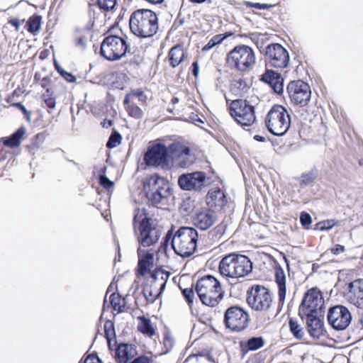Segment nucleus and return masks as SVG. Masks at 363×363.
<instances>
[{
	"label": "nucleus",
	"mask_w": 363,
	"mask_h": 363,
	"mask_svg": "<svg viewBox=\"0 0 363 363\" xmlns=\"http://www.w3.org/2000/svg\"><path fill=\"white\" fill-rule=\"evenodd\" d=\"M194 160L195 156L190 147L182 143H172L168 147L160 143V168L168 169L173 165L187 168Z\"/></svg>",
	"instance_id": "obj_1"
},
{
	"label": "nucleus",
	"mask_w": 363,
	"mask_h": 363,
	"mask_svg": "<svg viewBox=\"0 0 363 363\" xmlns=\"http://www.w3.org/2000/svg\"><path fill=\"white\" fill-rule=\"evenodd\" d=\"M129 25L135 35L151 37L157 33L159 28L157 15L150 9L137 10L131 14Z\"/></svg>",
	"instance_id": "obj_2"
},
{
	"label": "nucleus",
	"mask_w": 363,
	"mask_h": 363,
	"mask_svg": "<svg viewBox=\"0 0 363 363\" xmlns=\"http://www.w3.org/2000/svg\"><path fill=\"white\" fill-rule=\"evenodd\" d=\"M253 269L250 259L245 255L230 253L220 262L219 271L221 275L231 278H242L250 274Z\"/></svg>",
	"instance_id": "obj_3"
},
{
	"label": "nucleus",
	"mask_w": 363,
	"mask_h": 363,
	"mask_svg": "<svg viewBox=\"0 0 363 363\" xmlns=\"http://www.w3.org/2000/svg\"><path fill=\"white\" fill-rule=\"evenodd\" d=\"M195 290L203 304L216 306L223 298V294L219 281L212 275L200 278L196 284Z\"/></svg>",
	"instance_id": "obj_4"
},
{
	"label": "nucleus",
	"mask_w": 363,
	"mask_h": 363,
	"mask_svg": "<svg viewBox=\"0 0 363 363\" xmlns=\"http://www.w3.org/2000/svg\"><path fill=\"white\" fill-rule=\"evenodd\" d=\"M198 231L193 227H182L176 232L172 242V249L181 257H188L193 255L197 247Z\"/></svg>",
	"instance_id": "obj_5"
},
{
	"label": "nucleus",
	"mask_w": 363,
	"mask_h": 363,
	"mask_svg": "<svg viewBox=\"0 0 363 363\" xmlns=\"http://www.w3.org/2000/svg\"><path fill=\"white\" fill-rule=\"evenodd\" d=\"M228 66L240 72L249 71L255 64L252 48L245 45L235 46L226 57Z\"/></svg>",
	"instance_id": "obj_6"
},
{
	"label": "nucleus",
	"mask_w": 363,
	"mask_h": 363,
	"mask_svg": "<svg viewBox=\"0 0 363 363\" xmlns=\"http://www.w3.org/2000/svg\"><path fill=\"white\" fill-rule=\"evenodd\" d=\"M265 123L268 130L277 136L286 133L291 125V118L286 108L281 105L274 106L268 112Z\"/></svg>",
	"instance_id": "obj_7"
},
{
	"label": "nucleus",
	"mask_w": 363,
	"mask_h": 363,
	"mask_svg": "<svg viewBox=\"0 0 363 363\" xmlns=\"http://www.w3.org/2000/svg\"><path fill=\"white\" fill-rule=\"evenodd\" d=\"M128 38L110 35L101 45V55L109 61L120 60L129 51Z\"/></svg>",
	"instance_id": "obj_8"
},
{
	"label": "nucleus",
	"mask_w": 363,
	"mask_h": 363,
	"mask_svg": "<svg viewBox=\"0 0 363 363\" xmlns=\"http://www.w3.org/2000/svg\"><path fill=\"white\" fill-rule=\"evenodd\" d=\"M139 216L137 214L134 218V228L135 231L138 229L140 235L138 241L143 247H149L157 243L159 240V228L157 222L151 218L145 217L139 220Z\"/></svg>",
	"instance_id": "obj_9"
},
{
	"label": "nucleus",
	"mask_w": 363,
	"mask_h": 363,
	"mask_svg": "<svg viewBox=\"0 0 363 363\" xmlns=\"http://www.w3.org/2000/svg\"><path fill=\"white\" fill-rule=\"evenodd\" d=\"M138 254V274L143 277L150 275V278L152 279V281L157 282L159 266L155 264V267H154L155 261L159 260V247L156 249L152 248L147 251L139 247Z\"/></svg>",
	"instance_id": "obj_10"
},
{
	"label": "nucleus",
	"mask_w": 363,
	"mask_h": 363,
	"mask_svg": "<svg viewBox=\"0 0 363 363\" xmlns=\"http://www.w3.org/2000/svg\"><path fill=\"white\" fill-rule=\"evenodd\" d=\"M249 322L248 313L240 306H232L224 313V325L233 332L243 331L248 327Z\"/></svg>",
	"instance_id": "obj_11"
},
{
	"label": "nucleus",
	"mask_w": 363,
	"mask_h": 363,
	"mask_svg": "<svg viewBox=\"0 0 363 363\" xmlns=\"http://www.w3.org/2000/svg\"><path fill=\"white\" fill-rule=\"evenodd\" d=\"M259 51L264 54L265 62L269 67L282 69L289 63V52L279 43L269 44L263 50L260 48Z\"/></svg>",
	"instance_id": "obj_12"
},
{
	"label": "nucleus",
	"mask_w": 363,
	"mask_h": 363,
	"mask_svg": "<svg viewBox=\"0 0 363 363\" xmlns=\"http://www.w3.org/2000/svg\"><path fill=\"white\" fill-rule=\"evenodd\" d=\"M230 113L242 126H250L256 120L255 107L247 100L237 99L231 103Z\"/></svg>",
	"instance_id": "obj_13"
},
{
	"label": "nucleus",
	"mask_w": 363,
	"mask_h": 363,
	"mask_svg": "<svg viewBox=\"0 0 363 363\" xmlns=\"http://www.w3.org/2000/svg\"><path fill=\"white\" fill-rule=\"evenodd\" d=\"M324 301L320 293L312 288L305 293L298 308V315L302 320L304 315L323 313Z\"/></svg>",
	"instance_id": "obj_14"
},
{
	"label": "nucleus",
	"mask_w": 363,
	"mask_h": 363,
	"mask_svg": "<svg viewBox=\"0 0 363 363\" xmlns=\"http://www.w3.org/2000/svg\"><path fill=\"white\" fill-rule=\"evenodd\" d=\"M247 302L253 310L265 311L271 308L272 294L264 286L256 285L247 292Z\"/></svg>",
	"instance_id": "obj_15"
},
{
	"label": "nucleus",
	"mask_w": 363,
	"mask_h": 363,
	"mask_svg": "<svg viewBox=\"0 0 363 363\" xmlns=\"http://www.w3.org/2000/svg\"><path fill=\"white\" fill-rule=\"evenodd\" d=\"M327 319L329 325L335 330H344L351 323L352 314L343 305H336L328 309Z\"/></svg>",
	"instance_id": "obj_16"
},
{
	"label": "nucleus",
	"mask_w": 363,
	"mask_h": 363,
	"mask_svg": "<svg viewBox=\"0 0 363 363\" xmlns=\"http://www.w3.org/2000/svg\"><path fill=\"white\" fill-rule=\"evenodd\" d=\"M287 92L292 102L305 106L311 99L309 85L302 80L291 81L287 86Z\"/></svg>",
	"instance_id": "obj_17"
},
{
	"label": "nucleus",
	"mask_w": 363,
	"mask_h": 363,
	"mask_svg": "<svg viewBox=\"0 0 363 363\" xmlns=\"http://www.w3.org/2000/svg\"><path fill=\"white\" fill-rule=\"evenodd\" d=\"M206 178V174L203 172L182 174L179 177L178 184L182 190L201 191L204 186Z\"/></svg>",
	"instance_id": "obj_18"
},
{
	"label": "nucleus",
	"mask_w": 363,
	"mask_h": 363,
	"mask_svg": "<svg viewBox=\"0 0 363 363\" xmlns=\"http://www.w3.org/2000/svg\"><path fill=\"white\" fill-rule=\"evenodd\" d=\"M217 217V213L213 209L201 208L196 211L192 221L196 228L206 230L216 223Z\"/></svg>",
	"instance_id": "obj_19"
},
{
	"label": "nucleus",
	"mask_w": 363,
	"mask_h": 363,
	"mask_svg": "<svg viewBox=\"0 0 363 363\" xmlns=\"http://www.w3.org/2000/svg\"><path fill=\"white\" fill-rule=\"evenodd\" d=\"M347 301L359 308H363V279H358L347 284Z\"/></svg>",
	"instance_id": "obj_20"
},
{
	"label": "nucleus",
	"mask_w": 363,
	"mask_h": 363,
	"mask_svg": "<svg viewBox=\"0 0 363 363\" xmlns=\"http://www.w3.org/2000/svg\"><path fill=\"white\" fill-rule=\"evenodd\" d=\"M159 175L155 174L146 178L143 183V189L150 204L156 208L159 204Z\"/></svg>",
	"instance_id": "obj_21"
},
{
	"label": "nucleus",
	"mask_w": 363,
	"mask_h": 363,
	"mask_svg": "<svg viewBox=\"0 0 363 363\" xmlns=\"http://www.w3.org/2000/svg\"><path fill=\"white\" fill-rule=\"evenodd\" d=\"M322 315L323 313L304 315L308 332L315 339H318L324 335L325 330L323 321L321 319Z\"/></svg>",
	"instance_id": "obj_22"
},
{
	"label": "nucleus",
	"mask_w": 363,
	"mask_h": 363,
	"mask_svg": "<svg viewBox=\"0 0 363 363\" xmlns=\"http://www.w3.org/2000/svg\"><path fill=\"white\" fill-rule=\"evenodd\" d=\"M226 203V196L220 188L212 189L208 192L206 196L208 208L213 209L217 213L221 211Z\"/></svg>",
	"instance_id": "obj_23"
},
{
	"label": "nucleus",
	"mask_w": 363,
	"mask_h": 363,
	"mask_svg": "<svg viewBox=\"0 0 363 363\" xmlns=\"http://www.w3.org/2000/svg\"><path fill=\"white\" fill-rule=\"evenodd\" d=\"M145 169L157 167L159 166V140L149 143L147 150L143 155Z\"/></svg>",
	"instance_id": "obj_24"
},
{
	"label": "nucleus",
	"mask_w": 363,
	"mask_h": 363,
	"mask_svg": "<svg viewBox=\"0 0 363 363\" xmlns=\"http://www.w3.org/2000/svg\"><path fill=\"white\" fill-rule=\"evenodd\" d=\"M261 80L269 84L277 94L284 91V79L281 75L272 69H267L262 75Z\"/></svg>",
	"instance_id": "obj_25"
},
{
	"label": "nucleus",
	"mask_w": 363,
	"mask_h": 363,
	"mask_svg": "<svg viewBox=\"0 0 363 363\" xmlns=\"http://www.w3.org/2000/svg\"><path fill=\"white\" fill-rule=\"evenodd\" d=\"M135 350L132 345L128 344H121L118 346L116 351V359L119 363H127L134 357Z\"/></svg>",
	"instance_id": "obj_26"
},
{
	"label": "nucleus",
	"mask_w": 363,
	"mask_h": 363,
	"mask_svg": "<svg viewBox=\"0 0 363 363\" xmlns=\"http://www.w3.org/2000/svg\"><path fill=\"white\" fill-rule=\"evenodd\" d=\"M275 281L279 286V301L283 305L286 298V287L285 273L281 267L275 268Z\"/></svg>",
	"instance_id": "obj_27"
},
{
	"label": "nucleus",
	"mask_w": 363,
	"mask_h": 363,
	"mask_svg": "<svg viewBox=\"0 0 363 363\" xmlns=\"http://www.w3.org/2000/svg\"><path fill=\"white\" fill-rule=\"evenodd\" d=\"M137 320H138L137 325L138 331L148 337L155 335L156 325L152 323L150 318L140 315L137 317Z\"/></svg>",
	"instance_id": "obj_28"
},
{
	"label": "nucleus",
	"mask_w": 363,
	"mask_h": 363,
	"mask_svg": "<svg viewBox=\"0 0 363 363\" xmlns=\"http://www.w3.org/2000/svg\"><path fill=\"white\" fill-rule=\"evenodd\" d=\"M25 134L26 128L24 127H21L11 136L2 138L1 140L5 146L10 148H14L20 145Z\"/></svg>",
	"instance_id": "obj_29"
},
{
	"label": "nucleus",
	"mask_w": 363,
	"mask_h": 363,
	"mask_svg": "<svg viewBox=\"0 0 363 363\" xmlns=\"http://www.w3.org/2000/svg\"><path fill=\"white\" fill-rule=\"evenodd\" d=\"M144 296L149 303H153L159 298V288L156 282L152 281V279H147L143 288Z\"/></svg>",
	"instance_id": "obj_30"
},
{
	"label": "nucleus",
	"mask_w": 363,
	"mask_h": 363,
	"mask_svg": "<svg viewBox=\"0 0 363 363\" xmlns=\"http://www.w3.org/2000/svg\"><path fill=\"white\" fill-rule=\"evenodd\" d=\"M185 52L182 45H177L173 47L169 52V60L173 67L178 66L183 60Z\"/></svg>",
	"instance_id": "obj_31"
},
{
	"label": "nucleus",
	"mask_w": 363,
	"mask_h": 363,
	"mask_svg": "<svg viewBox=\"0 0 363 363\" xmlns=\"http://www.w3.org/2000/svg\"><path fill=\"white\" fill-rule=\"evenodd\" d=\"M106 167L102 166L99 167L98 166H96L94 167V173L99 176L100 184L104 188L109 189L113 187V182L106 176Z\"/></svg>",
	"instance_id": "obj_32"
},
{
	"label": "nucleus",
	"mask_w": 363,
	"mask_h": 363,
	"mask_svg": "<svg viewBox=\"0 0 363 363\" xmlns=\"http://www.w3.org/2000/svg\"><path fill=\"white\" fill-rule=\"evenodd\" d=\"M250 88L245 79H234L230 85V90L235 94H241L247 92Z\"/></svg>",
	"instance_id": "obj_33"
},
{
	"label": "nucleus",
	"mask_w": 363,
	"mask_h": 363,
	"mask_svg": "<svg viewBox=\"0 0 363 363\" xmlns=\"http://www.w3.org/2000/svg\"><path fill=\"white\" fill-rule=\"evenodd\" d=\"M289 327L290 332L296 339L302 340L303 338L305 333L298 320L290 318L289 320Z\"/></svg>",
	"instance_id": "obj_34"
},
{
	"label": "nucleus",
	"mask_w": 363,
	"mask_h": 363,
	"mask_svg": "<svg viewBox=\"0 0 363 363\" xmlns=\"http://www.w3.org/2000/svg\"><path fill=\"white\" fill-rule=\"evenodd\" d=\"M175 344V340L172 337L171 333L169 331L168 328L165 327L164 330L163 332V346L164 350L160 352V356L162 354H167L173 348Z\"/></svg>",
	"instance_id": "obj_35"
},
{
	"label": "nucleus",
	"mask_w": 363,
	"mask_h": 363,
	"mask_svg": "<svg viewBox=\"0 0 363 363\" xmlns=\"http://www.w3.org/2000/svg\"><path fill=\"white\" fill-rule=\"evenodd\" d=\"M41 20L40 16L34 15L30 17L27 21L28 30L34 35L38 33L41 28Z\"/></svg>",
	"instance_id": "obj_36"
},
{
	"label": "nucleus",
	"mask_w": 363,
	"mask_h": 363,
	"mask_svg": "<svg viewBox=\"0 0 363 363\" xmlns=\"http://www.w3.org/2000/svg\"><path fill=\"white\" fill-rule=\"evenodd\" d=\"M229 35H231V33L228 34H219L214 35L208 43L203 46L202 48L203 51H208L214 48L216 45L221 43L225 38H227Z\"/></svg>",
	"instance_id": "obj_37"
},
{
	"label": "nucleus",
	"mask_w": 363,
	"mask_h": 363,
	"mask_svg": "<svg viewBox=\"0 0 363 363\" xmlns=\"http://www.w3.org/2000/svg\"><path fill=\"white\" fill-rule=\"evenodd\" d=\"M110 302L114 311L121 313L123 311V300L118 294L113 293L110 296Z\"/></svg>",
	"instance_id": "obj_38"
},
{
	"label": "nucleus",
	"mask_w": 363,
	"mask_h": 363,
	"mask_svg": "<svg viewBox=\"0 0 363 363\" xmlns=\"http://www.w3.org/2000/svg\"><path fill=\"white\" fill-rule=\"evenodd\" d=\"M264 341L262 337H252L247 342V347L249 350L255 351L264 345Z\"/></svg>",
	"instance_id": "obj_39"
},
{
	"label": "nucleus",
	"mask_w": 363,
	"mask_h": 363,
	"mask_svg": "<svg viewBox=\"0 0 363 363\" xmlns=\"http://www.w3.org/2000/svg\"><path fill=\"white\" fill-rule=\"evenodd\" d=\"M176 238V233H174L173 229L171 228L168 230L167 233L165 237L164 238V240L160 244V251L162 250L165 252H167V250L169 247V245H171V247L172 248V242L173 239L174 240Z\"/></svg>",
	"instance_id": "obj_40"
},
{
	"label": "nucleus",
	"mask_w": 363,
	"mask_h": 363,
	"mask_svg": "<svg viewBox=\"0 0 363 363\" xmlns=\"http://www.w3.org/2000/svg\"><path fill=\"white\" fill-rule=\"evenodd\" d=\"M121 135L117 131H113L109 137L106 146L108 148H114L121 143Z\"/></svg>",
	"instance_id": "obj_41"
},
{
	"label": "nucleus",
	"mask_w": 363,
	"mask_h": 363,
	"mask_svg": "<svg viewBox=\"0 0 363 363\" xmlns=\"http://www.w3.org/2000/svg\"><path fill=\"white\" fill-rule=\"evenodd\" d=\"M226 225L223 223H220L213 228L208 233L211 236L212 239L220 238L225 232Z\"/></svg>",
	"instance_id": "obj_42"
},
{
	"label": "nucleus",
	"mask_w": 363,
	"mask_h": 363,
	"mask_svg": "<svg viewBox=\"0 0 363 363\" xmlns=\"http://www.w3.org/2000/svg\"><path fill=\"white\" fill-rule=\"evenodd\" d=\"M104 332L107 340L110 342L111 338L115 337V330L113 322L108 320L105 323Z\"/></svg>",
	"instance_id": "obj_43"
},
{
	"label": "nucleus",
	"mask_w": 363,
	"mask_h": 363,
	"mask_svg": "<svg viewBox=\"0 0 363 363\" xmlns=\"http://www.w3.org/2000/svg\"><path fill=\"white\" fill-rule=\"evenodd\" d=\"M43 99L48 108H55L56 102L55 99L52 96V94L50 93L49 89H48L46 93L43 95Z\"/></svg>",
	"instance_id": "obj_44"
},
{
	"label": "nucleus",
	"mask_w": 363,
	"mask_h": 363,
	"mask_svg": "<svg viewBox=\"0 0 363 363\" xmlns=\"http://www.w3.org/2000/svg\"><path fill=\"white\" fill-rule=\"evenodd\" d=\"M97 4L101 9L109 11L114 8L116 0H97Z\"/></svg>",
	"instance_id": "obj_45"
},
{
	"label": "nucleus",
	"mask_w": 363,
	"mask_h": 363,
	"mask_svg": "<svg viewBox=\"0 0 363 363\" xmlns=\"http://www.w3.org/2000/svg\"><path fill=\"white\" fill-rule=\"evenodd\" d=\"M126 110L128 112L129 115L132 117L139 118L142 117L143 111L142 110L135 105H128L126 107Z\"/></svg>",
	"instance_id": "obj_46"
},
{
	"label": "nucleus",
	"mask_w": 363,
	"mask_h": 363,
	"mask_svg": "<svg viewBox=\"0 0 363 363\" xmlns=\"http://www.w3.org/2000/svg\"><path fill=\"white\" fill-rule=\"evenodd\" d=\"M300 223L304 228H308L312 223V218L309 213L303 211L300 215Z\"/></svg>",
	"instance_id": "obj_47"
},
{
	"label": "nucleus",
	"mask_w": 363,
	"mask_h": 363,
	"mask_svg": "<svg viewBox=\"0 0 363 363\" xmlns=\"http://www.w3.org/2000/svg\"><path fill=\"white\" fill-rule=\"evenodd\" d=\"M55 67L58 72L61 74L62 77H63L67 82H73L75 81V77L73 76L71 73L67 72L60 68L58 65L55 62Z\"/></svg>",
	"instance_id": "obj_48"
},
{
	"label": "nucleus",
	"mask_w": 363,
	"mask_h": 363,
	"mask_svg": "<svg viewBox=\"0 0 363 363\" xmlns=\"http://www.w3.org/2000/svg\"><path fill=\"white\" fill-rule=\"evenodd\" d=\"M182 295L189 304L193 303L194 294L192 288H186L183 289Z\"/></svg>",
	"instance_id": "obj_49"
},
{
	"label": "nucleus",
	"mask_w": 363,
	"mask_h": 363,
	"mask_svg": "<svg viewBox=\"0 0 363 363\" xmlns=\"http://www.w3.org/2000/svg\"><path fill=\"white\" fill-rule=\"evenodd\" d=\"M335 225V222L333 220H327L320 222L317 224L318 229L323 231L331 229Z\"/></svg>",
	"instance_id": "obj_50"
},
{
	"label": "nucleus",
	"mask_w": 363,
	"mask_h": 363,
	"mask_svg": "<svg viewBox=\"0 0 363 363\" xmlns=\"http://www.w3.org/2000/svg\"><path fill=\"white\" fill-rule=\"evenodd\" d=\"M314 179L312 174H303L301 178V184L303 186L311 185L314 182Z\"/></svg>",
	"instance_id": "obj_51"
},
{
	"label": "nucleus",
	"mask_w": 363,
	"mask_h": 363,
	"mask_svg": "<svg viewBox=\"0 0 363 363\" xmlns=\"http://www.w3.org/2000/svg\"><path fill=\"white\" fill-rule=\"evenodd\" d=\"M246 5L248 7L255 8L257 9H269L273 6L272 4L252 3V2H249V1L246 3Z\"/></svg>",
	"instance_id": "obj_52"
},
{
	"label": "nucleus",
	"mask_w": 363,
	"mask_h": 363,
	"mask_svg": "<svg viewBox=\"0 0 363 363\" xmlns=\"http://www.w3.org/2000/svg\"><path fill=\"white\" fill-rule=\"evenodd\" d=\"M160 274H165V277H164L163 276L161 277L162 279L164 280V281L160 284V295L162 294V291L164 290L165 289V286H166V281L169 277V276L170 275V273L169 272H167V271L165 270H163L161 267H160Z\"/></svg>",
	"instance_id": "obj_53"
},
{
	"label": "nucleus",
	"mask_w": 363,
	"mask_h": 363,
	"mask_svg": "<svg viewBox=\"0 0 363 363\" xmlns=\"http://www.w3.org/2000/svg\"><path fill=\"white\" fill-rule=\"evenodd\" d=\"M84 363H102L100 359L96 355H89L84 361Z\"/></svg>",
	"instance_id": "obj_54"
},
{
	"label": "nucleus",
	"mask_w": 363,
	"mask_h": 363,
	"mask_svg": "<svg viewBox=\"0 0 363 363\" xmlns=\"http://www.w3.org/2000/svg\"><path fill=\"white\" fill-rule=\"evenodd\" d=\"M131 363H152V362L149 357L140 356L135 359Z\"/></svg>",
	"instance_id": "obj_55"
},
{
	"label": "nucleus",
	"mask_w": 363,
	"mask_h": 363,
	"mask_svg": "<svg viewBox=\"0 0 363 363\" xmlns=\"http://www.w3.org/2000/svg\"><path fill=\"white\" fill-rule=\"evenodd\" d=\"M129 96L131 98H138V100H143V91L140 89L135 90L133 91L130 94H129Z\"/></svg>",
	"instance_id": "obj_56"
},
{
	"label": "nucleus",
	"mask_w": 363,
	"mask_h": 363,
	"mask_svg": "<svg viewBox=\"0 0 363 363\" xmlns=\"http://www.w3.org/2000/svg\"><path fill=\"white\" fill-rule=\"evenodd\" d=\"M331 251L334 255H339L345 251V247L340 245H336L331 249Z\"/></svg>",
	"instance_id": "obj_57"
},
{
	"label": "nucleus",
	"mask_w": 363,
	"mask_h": 363,
	"mask_svg": "<svg viewBox=\"0 0 363 363\" xmlns=\"http://www.w3.org/2000/svg\"><path fill=\"white\" fill-rule=\"evenodd\" d=\"M199 66L196 61L194 62L191 65V72L194 77H197L199 74Z\"/></svg>",
	"instance_id": "obj_58"
},
{
	"label": "nucleus",
	"mask_w": 363,
	"mask_h": 363,
	"mask_svg": "<svg viewBox=\"0 0 363 363\" xmlns=\"http://www.w3.org/2000/svg\"><path fill=\"white\" fill-rule=\"evenodd\" d=\"M75 45L78 47L84 48L85 47V39L84 37H80L76 39Z\"/></svg>",
	"instance_id": "obj_59"
},
{
	"label": "nucleus",
	"mask_w": 363,
	"mask_h": 363,
	"mask_svg": "<svg viewBox=\"0 0 363 363\" xmlns=\"http://www.w3.org/2000/svg\"><path fill=\"white\" fill-rule=\"evenodd\" d=\"M16 106L19 107L20 109L23 112V113L27 116V118L28 120H30V113L28 111V110L26 108V107L23 104H21L20 103H17L16 104Z\"/></svg>",
	"instance_id": "obj_60"
},
{
	"label": "nucleus",
	"mask_w": 363,
	"mask_h": 363,
	"mask_svg": "<svg viewBox=\"0 0 363 363\" xmlns=\"http://www.w3.org/2000/svg\"><path fill=\"white\" fill-rule=\"evenodd\" d=\"M10 24H11L12 26H15L16 27V30H19V28H20V22L18 19L16 18H13L11 20L9 21V22Z\"/></svg>",
	"instance_id": "obj_61"
},
{
	"label": "nucleus",
	"mask_w": 363,
	"mask_h": 363,
	"mask_svg": "<svg viewBox=\"0 0 363 363\" xmlns=\"http://www.w3.org/2000/svg\"><path fill=\"white\" fill-rule=\"evenodd\" d=\"M184 18L176 20L173 24V27L177 28V27L182 26L184 23Z\"/></svg>",
	"instance_id": "obj_62"
},
{
	"label": "nucleus",
	"mask_w": 363,
	"mask_h": 363,
	"mask_svg": "<svg viewBox=\"0 0 363 363\" xmlns=\"http://www.w3.org/2000/svg\"><path fill=\"white\" fill-rule=\"evenodd\" d=\"M191 119L194 121L195 124H197V123H203V121L197 115H195Z\"/></svg>",
	"instance_id": "obj_63"
},
{
	"label": "nucleus",
	"mask_w": 363,
	"mask_h": 363,
	"mask_svg": "<svg viewBox=\"0 0 363 363\" xmlns=\"http://www.w3.org/2000/svg\"><path fill=\"white\" fill-rule=\"evenodd\" d=\"M254 139L258 142H264L265 138L264 136L259 135H255L254 136Z\"/></svg>",
	"instance_id": "obj_64"
}]
</instances>
